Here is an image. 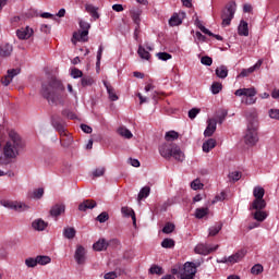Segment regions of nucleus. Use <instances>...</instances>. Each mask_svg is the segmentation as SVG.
<instances>
[{"label":"nucleus","mask_w":279,"mask_h":279,"mask_svg":"<svg viewBox=\"0 0 279 279\" xmlns=\"http://www.w3.org/2000/svg\"><path fill=\"white\" fill-rule=\"evenodd\" d=\"M37 258V265H49L51 263V257L47 255H38Z\"/></svg>","instance_id":"nucleus-40"},{"label":"nucleus","mask_w":279,"mask_h":279,"mask_svg":"<svg viewBox=\"0 0 279 279\" xmlns=\"http://www.w3.org/2000/svg\"><path fill=\"white\" fill-rule=\"evenodd\" d=\"M242 104H245V106H252L256 104V98H254V96L245 97L242 99Z\"/></svg>","instance_id":"nucleus-53"},{"label":"nucleus","mask_w":279,"mask_h":279,"mask_svg":"<svg viewBox=\"0 0 279 279\" xmlns=\"http://www.w3.org/2000/svg\"><path fill=\"white\" fill-rule=\"evenodd\" d=\"M73 38L78 43H87L88 41V31H81L78 33L73 34Z\"/></svg>","instance_id":"nucleus-24"},{"label":"nucleus","mask_w":279,"mask_h":279,"mask_svg":"<svg viewBox=\"0 0 279 279\" xmlns=\"http://www.w3.org/2000/svg\"><path fill=\"white\" fill-rule=\"evenodd\" d=\"M34 35V29L29 28V26H26L25 28H20L16 31V36L20 40H27L32 38Z\"/></svg>","instance_id":"nucleus-13"},{"label":"nucleus","mask_w":279,"mask_h":279,"mask_svg":"<svg viewBox=\"0 0 279 279\" xmlns=\"http://www.w3.org/2000/svg\"><path fill=\"white\" fill-rule=\"evenodd\" d=\"M47 226H49V223L45 222L41 218L35 219L32 222L33 230H36L37 232H43L47 229Z\"/></svg>","instance_id":"nucleus-17"},{"label":"nucleus","mask_w":279,"mask_h":279,"mask_svg":"<svg viewBox=\"0 0 279 279\" xmlns=\"http://www.w3.org/2000/svg\"><path fill=\"white\" fill-rule=\"evenodd\" d=\"M0 204L8 208L9 210H15V213H23L27 209H29V206H27L25 203L16 202V201H10V199H1Z\"/></svg>","instance_id":"nucleus-6"},{"label":"nucleus","mask_w":279,"mask_h":279,"mask_svg":"<svg viewBox=\"0 0 279 279\" xmlns=\"http://www.w3.org/2000/svg\"><path fill=\"white\" fill-rule=\"evenodd\" d=\"M106 173V168H97L93 171V178H101Z\"/></svg>","instance_id":"nucleus-52"},{"label":"nucleus","mask_w":279,"mask_h":279,"mask_svg":"<svg viewBox=\"0 0 279 279\" xmlns=\"http://www.w3.org/2000/svg\"><path fill=\"white\" fill-rule=\"evenodd\" d=\"M85 10H86V12H88V14H90V16L94 19V21H97V19H99V13L97 12V7H95L93 4H86Z\"/></svg>","instance_id":"nucleus-27"},{"label":"nucleus","mask_w":279,"mask_h":279,"mask_svg":"<svg viewBox=\"0 0 279 279\" xmlns=\"http://www.w3.org/2000/svg\"><path fill=\"white\" fill-rule=\"evenodd\" d=\"M218 232H221V225L209 228V236H217Z\"/></svg>","instance_id":"nucleus-51"},{"label":"nucleus","mask_w":279,"mask_h":279,"mask_svg":"<svg viewBox=\"0 0 279 279\" xmlns=\"http://www.w3.org/2000/svg\"><path fill=\"white\" fill-rule=\"evenodd\" d=\"M8 134H9V138H10L11 141H21V135L19 134V132H16V131H14V130H10V131L8 132Z\"/></svg>","instance_id":"nucleus-49"},{"label":"nucleus","mask_w":279,"mask_h":279,"mask_svg":"<svg viewBox=\"0 0 279 279\" xmlns=\"http://www.w3.org/2000/svg\"><path fill=\"white\" fill-rule=\"evenodd\" d=\"M215 250H217V246L213 248L208 244L199 243L195 246L194 252L195 254H201V256H208Z\"/></svg>","instance_id":"nucleus-12"},{"label":"nucleus","mask_w":279,"mask_h":279,"mask_svg":"<svg viewBox=\"0 0 279 279\" xmlns=\"http://www.w3.org/2000/svg\"><path fill=\"white\" fill-rule=\"evenodd\" d=\"M234 95L236 97H256V88H240L235 90Z\"/></svg>","instance_id":"nucleus-14"},{"label":"nucleus","mask_w":279,"mask_h":279,"mask_svg":"<svg viewBox=\"0 0 279 279\" xmlns=\"http://www.w3.org/2000/svg\"><path fill=\"white\" fill-rule=\"evenodd\" d=\"M245 141H258V121L253 119L248 125L244 135Z\"/></svg>","instance_id":"nucleus-7"},{"label":"nucleus","mask_w":279,"mask_h":279,"mask_svg":"<svg viewBox=\"0 0 279 279\" xmlns=\"http://www.w3.org/2000/svg\"><path fill=\"white\" fill-rule=\"evenodd\" d=\"M158 149L161 158H165L166 160L174 158L178 162H184V151H182V148L172 141L161 142Z\"/></svg>","instance_id":"nucleus-2"},{"label":"nucleus","mask_w":279,"mask_h":279,"mask_svg":"<svg viewBox=\"0 0 279 279\" xmlns=\"http://www.w3.org/2000/svg\"><path fill=\"white\" fill-rule=\"evenodd\" d=\"M78 25H80L81 29H83V32H88V29H90V24L84 20H81L78 22Z\"/></svg>","instance_id":"nucleus-56"},{"label":"nucleus","mask_w":279,"mask_h":279,"mask_svg":"<svg viewBox=\"0 0 279 279\" xmlns=\"http://www.w3.org/2000/svg\"><path fill=\"white\" fill-rule=\"evenodd\" d=\"M223 199H226V192H221L220 194L216 195L214 199V204L216 202H223Z\"/></svg>","instance_id":"nucleus-63"},{"label":"nucleus","mask_w":279,"mask_h":279,"mask_svg":"<svg viewBox=\"0 0 279 279\" xmlns=\"http://www.w3.org/2000/svg\"><path fill=\"white\" fill-rule=\"evenodd\" d=\"M19 74H21V68L8 70L7 75L1 78V83L3 86H10L12 80Z\"/></svg>","instance_id":"nucleus-10"},{"label":"nucleus","mask_w":279,"mask_h":279,"mask_svg":"<svg viewBox=\"0 0 279 279\" xmlns=\"http://www.w3.org/2000/svg\"><path fill=\"white\" fill-rule=\"evenodd\" d=\"M236 13V3L235 2H229L226 8L221 11V20H222V27L230 26V23H232V19H234V14Z\"/></svg>","instance_id":"nucleus-4"},{"label":"nucleus","mask_w":279,"mask_h":279,"mask_svg":"<svg viewBox=\"0 0 279 279\" xmlns=\"http://www.w3.org/2000/svg\"><path fill=\"white\" fill-rule=\"evenodd\" d=\"M75 234H77V231L73 227H66L63 229V236L65 239H75Z\"/></svg>","instance_id":"nucleus-31"},{"label":"nucleus","mask_w":279,"mask_h":279,"mask_svg":"<svg viewBox=\"0 0 279 279\" xmlns=\"http://www.w3.org/2000/svg\"><path fill=\"white\" fill-rule=\"evenodd\" d=\"M169 25L171 27H178V25H182V19H180V15H178L177 13L173 14V16H171V19L169 20Z\"/></svg>","instance_id":"nucleus-39"},{"label":"nucleus","mask_w":279,"mask_h":279,"mask_svg":"<svg viewBox=\"0 0 279 279\" xmlns=\"http://www.w3.org/2000/svg\"><path fill=\"white\" fill-rule=\"evenodd\" d=\"M23 147H25L23 141H8L3 146V155H0V167L10 165L12 158H16Z\"/></svg>","instance_id":"nucleus-3"},{"label":"nucleus","mask_w":279,"mask_h":279,"mask_svg":"<svg viewBox=\"0 0 279 279\" xmlns=\"http://www.w3.org/2000/svg\"><path fill=\"white\" fill-rule=\"evenodd\" d=\"M137 53L140 58H142V60H149L151 58V54L149 53V51L145 50L143 46L138 47Z\"/></svg>","instance_id":"nucleus-38"},{"label":"nucleus","mask_w":279,"mask_h":279,"mask_svg":"<svg viewBox=\"0 0 279 279\" xmlns=\"http://www.w3.org/2000/svg\"><path fill=\"white\" fill-rule=\"evenodd\" d=\"M150 193H151V187H149V186L142 187L137 195L138 202H141L142 199H147V197H149Z\"/></svg>","instance_id":"nucleus-28"},{"label":"nucleus","mask_w":279,"mask_h":279,"mask_svg":"<svg viewBox=\"0 0 279 279\" xmlns=\"http://www.w3.org/2000/svg\"><path fill=\"white\" fill-rule=\"evenodd\" d=\"M81 84L82 86H93V84H95V80H93L92 76H84L81 80Z\"/></svg>","instance_id":"nucleus-46"},{"label":"nucleus","mask_w":279,"mask_h":279,"mask_svg":"<svg viewBox=\"0 0 279 279\" xmlns=\"http://www.w3.org/2000/svg\"><path fill=\"white\" fill-rule=\"evenodd\" d=\"M246 254H247V251L242 248L229 257H223L221 263H227L229 265H234L236 263H241V260H243V258H245Z\"/></svg>","instance_id":"nucleus-8"},{"label":"nucleus","mask_w":279,"mask_h":279,"mask_svg":"<svg viewBox=\"0 0 279 279\" xmlns=\"http://www.w3.org/2000/svg\"><path fill=\"white\" fill-rule=\"evenodd\" d=\"M215 147H217V142L215 141H206L203 143V151H205V154H208V151L215 149Z\"/></svg>","instance_id":"nucleus-34"},{"label":"nucleus","mask_w":279,"mask_h":279,"mask_svg":"<svg viewBox=\"0 0 279 279\" xmlns=\"http://www.w3.org/2000/svg\"><path fill=\"white\" fill-rule=\"evenodd\" d=\"M240 178H241V172H239V171H234V172H231V173L229 174V179H230L232 182H239Z\"/></svg>","instance_id":"nucleus-54"},{"label":"nucleus","mask_w":279,"mask_h":279,"mask_svg":"<svg viewBox=\"0 0 279 279\" xmlns=\"http://www.w3.org/2000/svg\"><path fill=\"white\" fill-rule=\"evenodd\" d=\"M199 112H202L201 109L192 108V109L189 111V118H190V119H195V117H197V114H199Z\"/></svg>","instance_id":"nucleus-58"},{"label":"nucleus","mask_w":279,"mask_h":279,"mask_svg":"<svg viewBox=\"0 0 279 279\" xmlns=\"http://www.w3.org/2000/svg\"><path fill=\"white\" fill-rule=\"evenodd\" d=\"M216 75L220 80H226L228 77V66L226 65H220L216 69Z\"/></svg>","instance_id":"nucleus-29"},{"label":"nucleus","mask_w":279,"mask_h":279,"mask_svg":"<svg viewBox=\"0 0 279 279\" xmlns=\"http://www.w3.org/2000/svg\"><path fill=\"white\" fill-rule=\"evenodd\" d=\"M269 117L270 119H277L279 121V109H270Z\"/></svg>","instance_id":"nucleus-61"},{"label":"nucleus","mask_w":279,"mask_h":279,"mask_svg":"<svg viewBox=\"0 0 279 279\" xmlns=\"http://www.w3.org/2000/svg\"><path fill=\"white\" fill-rule=\"evenodd\" d=\"M131 19L135 25H141V10L132 9L130 11Z\"/></svg>","instance_id":"nucleus-26"},{"label":"nucleus","mask_w":279,"mask_h":279,"mask_svg":"<svg viewBox=\"0 0 279 279\" xmlns=\"http://www.w3.org/2000/svg\"><path fill=\"white\" fill-rule=\"evenodd\" d=\"M201 62L205 66H211L213 65V58H210L208 56L202 57Z\"/></svg>","instance_id":"nucleus-55"},{"label":"nucleus","mask_w":279,"mask_h":279,"mask_svg":"<svg viewBox=\"0 0 279 279\" xmlns=\"http://www.w3.org/2000/svg\"><path fill=\"white\" fill-rule=\"evenodd\" d=\"M121 213L123 215V217H131L134 226H136V214L134 213V209L125 206L121 208Z\"/></svg>","instance_id":"nucleus-21"},{"label":"nucleus","mask_w":279,"mask_h":279,"mask_svg":"<svg viewBox=\"0 0 279 279\" xmlns=\"http://www.w3.org/2000/svg\"><path fill=\"white\" fill-rule=\"evenodd\" d=\"M263 271H265V268L260 264H255L251 268V274H253V276H260V274H263Z\"/></svg>","instance_id":"nucleus-41"},{"label":"nucleus","mask_w":279,"mask_h":279,"mask_svg":"<svg viewBox=\"0 0 279 279\" xmlns=\"http://www.w3.org/2000/svg\"><path fill=\"white\" fill-rule=\"evenodd\" d=\"M104 278L105 279H117V272H114V271L107 272V274H105Z\"/></svg>","instance_id":"nucleus-64"},{"label":"nucleus","mask_w":279,"mask_h":279,"mask_svg":"<svg viewBox=\"0 0 279 279\" xmlns=\"http://www.w3.org/2000/svg\"><path fill=\"white\" fill-rule=\"evenodd\" d=\"M148 274H150L151 276H162V274H165V270L158 265H153L149 268Z\"/></svg>","instance_id":"nucleus-33"},{"label":"nucleus","mask_w":279,"mask_h":279,"mask_svg":"<svg viewBox=\"0 0 279 279\" xmlns=\"http://www.w3.org/2000/svg\"><path fill=\"white\" fill-rule=\"evenodd\" d=\"M173 230H175V225L171 222L166 223L165 227L162 228L163 234H171Z\"/></svg>","instance_id":"nucleus-44"},{"label":"nucleus","mask_w":279,"mask_h":279,"mask_svg":"<svg viewBox=\"0 0 279 279\" xmlns=\"http://www.w3.org/2000/svg\"><path fill=\"white\" fill-rule=\"evenodd\" d=\"M161 247L165 250H173V247H175V241L173 239L166 238L161 242Z\"/></svg>","instance_id":"nucleus-32"},{"label":"nucleus","mask_w":279,"mask_h":279,"mask_svg":"<svg viewBox=\"0 0 279 279\" xmlns=\"http://www.w3.org/2000/svg\"><path fill=\"white\" fill-rule=\"evenodd\" d=\"M108 245L106 239H99L93 244V250H95V252H104V250H108Z\"/></svg>","instance_id":"nucleus-20"},{"label":"nucleus","mask_w":279,"mask_h":279,"mask_svg":"<svg viewBox=\"0 0 279 279\" xmlns=\"http://www.w3.org/2000/svg\"><path fill=\"white\" fill-rule=\"evenodd\" d=\"M64 210H66L64 204H56L54 206L51 207L50 215L51 217H60V215H62Z\"/></svg>","instance_id":"nucleus-19"},{"label":"nucleus","mask_w":279,"mask_h":279,"mask_svg":"<svg viewBox=\"0 0 279 279\" xmlns=\"http://www.w3.org/2000/svg\"><path fill=\"white\" fill-rule=\"evenodd\" d=\"M64 93V85L58 78L52 77L48 83H43L41 95L47 99L48 104L57 106L62 104V94Z\"/></svg>","instance_id":"nucleus-1"},{"label":"nucleus","mask_w":279,"mask_h":279,"mask_svg":"<svg viewBox=\"0 0 279 279\" xmlns=\"http://www.w3.org/2000/svg\"><path fill=\"white\" fill-rule=\"evenodd\" d=\"M166 141H178L179 138L182 140V136H180V133L175 131H168L165 135Z\"/></svg>","instance_id":"nucleus-35"},{"label":"nucleus","mask_w":279,"mask_h":279,"mask_svg":"<svg viewBox=\"0 0 279 279\" xmlns=\"http://www.w3.org/2000/svg\"><path fill=\"white\" fill-rule=\"evenodd\" d=\"M25 265L26 267H29V268H34L38 265V259L37 257H28L25 259Z\"/></svg>","instance_id":"nucleus-43"},{"label":"nucleus","mask_w":279,"mask_h":279,"mask_svg":"<svg viewBox=\"0 0 279 279\" xmlns=\"http://www.w3.org/2000/svg\"><path fill=\"white\" fill-rule=\"evenodd\" d=\"M217 130V120L211 118L207 121V128L204 132V136L208 137V136H213V134H215Z\"/></svg>","instance_id":"nucleus-15"},{"label":"nucleus","mask_w":279,"mask_h":279,"mask_svg":"<svg viewBox=\"0 0 279 279\" xmlns=\"http://www.w3.org/2000/svg\"><path fill=\"white\" fill-rule=\"evenodd\" d=\"M202 263H193L186 262L183 265V270L180 274V279H195V274H197V267H199Z\"/></svg>","instance_id":"nucleus-5"},{"label":"nucleus","mask_w":279,"mask_h":279,"mask_svg":"<svg viewBox=\"0 0 279 279\" xmlns=\"http://www.w3.org/2000/svg\"><path fill=\"white\" fill-rule=\"evenodd\" d=\"M104 86L107 89V93L109 95V99L111 101H117L119 99V96H117V93H114V87H112V85H110V83H108V82H104Z\"/></svg>","instance_id":"nucleus-22"},{"label":"nucleus","mask_w":279,"mask_h":279,"mask_svg":"<svg viewBox=\"0 0 279 279\" xmlns=\"http://www.w3.org/2000/svg\"><path fill=\"white\" fill-rule=\"evenodd\" d=\"M208 215V207H202V208H196L195 210V217L196 219H204Z\"/></svg>","instance_id":"nucleus-37"},{"label":"nucleus","mask_w":279,"mask_h":279,"mask_svg":"<svg viewBox=\"0 0 279 279\" xmlns=\"http://www.w3.org/2000/svg\"><path fill=\"white\" fill-rule=\"evenodd\" d=\"M223 90V85L219 82H214L211 85V93L213 95H219Z\"/></svg>","instance_id":"nucleus-42"},{"label":"nucleus","mask_w":279,"mask_h":279,"mask_svg":"<svg viewBox=\"0 0 279 279\" xmlns=\"http://www.w3.org/2000/svg\"><path fill=\"white\" fill-rule=\"evenodd\" d=\"M97 221H99V223H106V221H108V219H110V216L108 215V213L102 211L100 215L97 216Z\"/></svg>","instance_id":"nucleus-47"},{"label":"nucleus","mask_w":279,"mask_h":279,"mask_svg":"<svg viewBox=\"0 0 279 279\" xmlns=\"http://www.w3.org/2000/svg\"><path fill=\"white\" fill-rule=\"evenodd\" d=\"M81 130L85 134H90L93 132V128H90L88 124H81Z\"/></svg>","instance_id":"nucleus-62"},{"label":"nucleus","mask_w":279,"mask_h":279,"mask_svg":"<svg viewBox=\"0 0 279 279\" xmlns=\"http://www.w3.org/2000/svg\"><path fill=\"white\" fill-rule=\"evenodd\" d=\"M12 51H14V48L10 44H4L0 46L1 58H10L12 56Z\"/></svg>","instance_id":"nucleus-18"},{"label":"nucleus","mask_w":279,"mask_h":279,"mask_svg":"<svg viewBox=\"0 0 279 279\" xmlns=\"http://www.w3.org/2000/svg\"><path fill=\"white\" fill-rule=\"evenodd\" d=\"M51 123L54 130L59 132L61 138L62 136H68V132L66 129H64V122L62 121V118H60L59 116H52Z\"/></svg>","instance_id":"nucleus-9"},{"label":"nucleus","mask_w":279,"mask_h":279,"mask_svg":"<svg viewBox=\"0 0 279 279\" xmlns=\"http://www.w3.org/2000/svg\"><path fill=\"white\" fill-rule=\"evenodd\" d=\"M43 195H45V190L43 187H39L34 191L35 199H40V197H43Z\"/></svg>","instance_id":"nucleus-59"},{"label":"nucleus","mask_w":279,"mask_h":279,"mask_svg":"<svg viewBox=\"0 0 279 279\" xmlns=\"http://www.w3.org/2000/svg\"><path fill=\"white\" fill-rule=\"evenodd\" d=\"M254 219L256 221H265L267 219V213L258 210L254 214Z\"/></svg>","instance_id":"nucleus-45"},{"label":"nucleus","mask_w":279,"mask_h":279,"mask_svg":"<svg viewBox=\"0 0 279 279\" xmlns=\"http://www.w3.org/2000/svg\"><path fill=\"white\" fill-rule=\"evenodd\" d=\"M253 195L255 199H263V197H265V189L262 186H255L253 190Z\"/></svg>","instance_id":"nucleus-36"},{"label":"nucleus","mask_w":279,"mask_h":279,"mask_svg":"<svg viewBox=\"0 0 279 279\" xmlns=\"http://www.w3.org/2000/svg\"><path fill=\"white\" fill-rule=\"evenodd\" d=\"M104 53V46H99L98 52H97V62H96V66H100L101 65V56Z\"/></svg>","instance_id":"nucleus-57"},{"label":"nucleus","mask_w":279,"mask_h":279,"mask_svg":"<svg viewBox=\"0 0 279 279\" xmlns=\"http://www.w3.org/2000/svg\"><path fill=\"white\" fill-rule=\"evenodd\" d=\"M267 206V203L263 198H255L252 204L254 210H263Z\"/></svg>","instance_id":"nucleus-30"},{"label":"nucleus","mask_w":279,"mask_h":279,"mask_svg":"<svg viewBox=\"0 0 279 279\" xmlns=\"http://www.w3.org/2000/svg\"><path fill=\"white\" fill-rule=\"evenodd\" d=\"M71 75H72V77H74V80H77V77H82L83 73H82V71L80 69L74 68L71 71Z\"/></svg>","instance_id":"nucleus-60"},{"label":"nucleus","mask_w":279,"mask_h":279,"mask_svg":"<svg viewBox=\"0 0 279 279\" xmlns=\"http://www.w3.org/2000/svg\"><path fill=\"white\" fill-rule=\"evenodd\" d=\"M117 133H118L120 136H122V138H126V140H130V138H132V136H134V135L132 134V131L129 130V129L125 128V126H120V128H118Z\"/></svg>","instance_id":"nucleus-25"},{"label":"nucleus","mask_w":279,"mask_h":279,"mask_svg":"<svg viewBox=\"0 0 279 279\" xmlns=\"http://www.w3.org/2000/svg\"><path fill=\"white\" fill-rule=\"evenodd\" d=\"M74 260L78 265H84L86 263V248L82 245H77L74 253Z\"/></svg>","instance_id":"nucleus-11"},{"label":"nucleus","mask_w":279,"mask_h":279,"mask_svg":"<svg viewBox=\"0 0 279 279\" xmlns=\"http://www.w3.org/2000/svg\"><path fill=\"white\" fill-rule=\"evenodd\" d=\"M157 58L162 60V62H167V60H171L172 56L168 52H158Z\"/></svg>","instance_id":"nucleus-50"},{"label":"nucleus","mask_w":279,"mask_h":279,"mask_svg":"<svg viewBox=\"0 0 279 279\" xmlns=\"http://www.w3.org/2000/svg\"><path fill=\"white\" fill-rule=\"evenodd\" d=\"M203 186L204 184H202V182L198 179L191 182V189H193V191H199L203 189Z\"/></svg>","instance_id":"nucleus-48"},{"label":"nucleus","mask_w":279,"mask_h":279,"mask_svg":"<svg viewBox=\"0 0 279 279\" xmlns=\"http://www.w3.org/2000/svg\"><path fill=\"white\" fill-rule=\"evenodd\" d=\"M238 34L239 36H250V28L247 26V22L241 21L240 25L238 27Z\"/></svg>","instance_id":"nucleus-23"},{"label":"nucleus","mask_w":279,"mask_h":279,"mask_svg":"<svg viewBox=\"0 0 279 279\" xmlns=\"http://www.w3.org/2000/svg\"><path fill=\"white\" fill-rule=\"evenodd\" d=\"M96 206L97 202L93 199H86L78 205V210H81V213H86L87 210H93V208H95Z\"/></svg>","instance_id":"nucleus-16"}]
</instances>
